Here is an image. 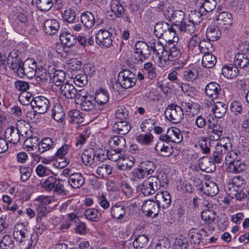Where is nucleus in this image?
<instances>
[{"mask_svg":"<svg viewBox=\"0 0 249 249\" xmlns=\"http://www.w3.org/2000/svg\"><path fill=\"white\" fill-rule=\"evenodd\" d=\"M10 55L12 57L9 59L10 67L18 76L22 78L26 75L31 78L36 76V64L34 59L30 58L23 62L17 53H13Z\"/></svg>","mask_w":249,"mask_h":249,"instance_id":"nucleus-1","label":"nucleus"},{"mask_svg":"<svg viewBox=\"0 0 249 249\" xmlns=\"http://www.w3.org/2000/svg\"><path fill=\"white\" fill-rule=\"evenodd\" d=\"M180 50L175 45L169 43L164 45L163 50L160 52L159 56V63L160 67H164L169 64V61H173L178 59L180 56Z\"/></svg>","mask_w":249,"mask_h":249,"instance_id":"nucleus-2","label":"nucleus"},{"mask_svg":"<svg viewBox=\"0 0 249 249\" xmlns=\"http://www.w3.org/2000/svg\"><path fill=\"white\" fill-rule=\"evenodd\" d=\"M28 102H30L31 107L34 109L33 112H28L27 116L33 115L34 116L36 113L43 114L47 112L50 106L49 100L45 97L39 96L32 98L31 96L27 97Z\"/></svg>","mask_w":249,"mask_h":249,"instance_id":"nucleus-3","label":"nucleus"},{"mask_svg":"<svg viewBox=\"0 0 249 249\" xmlns=\"http://www.w3.org/2000/svg\"><path fill=\"white\" fill-rule=\"evenodd\" d=\"M160 186L161 181L159 176H151L139 184L138 190L140 189L144 196H147L155 194Z\"/></svg>","mask_w":249,"mask_h":249,"instance_id":"nucleus-4","label":"nucleus"},{"mask_svg":"<svg viewBox=\"0 0 249 249\" xmlns=\"http://www.w3.org/2000/svg\"><path fill=\"white\" fill-rule=\"evenodd\" d=\"M154 34L158 38L162 37L165 40H171L175 36V30L168 23L161 21L154 27Z\"/></svg>","mask_w":249,"mask_h":249,"instance_id":"nucleus-5","label":"nucleus"},{"mask_svg":"<svg viewBox=\"0 0 249 249\" xmlns=\"http://www.w3.org/2000/svg\"><path fill=\"white\" fill-rule=\"evenodd\" d=\"M134 62L138 64H142L146 57L151 54L149 46L144 41H138L134 45Z\"/></svg>","mask_w":249,"mask_h":249,"instance_id":"nucleus-6","label":"nucleus"},{"mask_svg":"<svg viewBox=\"0 0 249 249\" xmlns=\"http://www.w3.org/2000/svg\"><path fill=\"white\" fill-rule=\"evenodd\" d=\"M9 19L13 27L19 31L27 22L24 10L20 7H16L9 15Z\"/></svg>","mask_w":249,"mask_h":249,"instance_id":"nucleus-7","label":"nucleus"},{"mask_svg":"<svg viewBox=\"0 0 249 249\" xmlns=\"http://www.w3.org/2000/svg\"><path fill=\"white\" fill-rule=\"evenodd\" d=\"M164 114L166 118L174 124L180 123L184 118L182 108L176 104H169L166 107Z\"/></svg>","mask_w":249,"mask_h":249,"instance_id":"nucleus-8","label":"nucleus"},{"mask_svg":"<svg viewBox=\"0 0 249 249\" xmlns=\"http://www.w3.org/2000/svg\"><path fill=\"white\" fill-rule=\"evenodd\" d=\"M118 81L123 88L124 89L131 88L136 84V75L129 70L124 69L119 72Z\"/></svg>","mask_w":249,"mask_h":249,"instance_id":"nucleus-9","label":"nucleus"},{"mask_svg":"<svg viewBox=\"0 0 249 249\" xmlns=\"http://www.w3.org/2000/svg\"><path fill=\"white\" fill-rule=\"evenodd\" d=\"M188 235L191 244L194 246L200 243L204 244L207 236V231L204 229L192 228L189 231Z\"/></svg>","mask_w":249,"mask_h":249,"instance_id":"nucleus-10","label":"nucleus"},{"mask_svg":"<svg viewBox=\"0 0 249 249\" xmlns=\"http://www.w3.org/2000/svg\"><path fill=\"white\" fill-rule=\"evenodd\" d=\"M231 144L230 143L218 142L215 146V150L213 152V160L217 163H221L224 160L226 155L230 150Z\"/></svg>","mask_w":249,"mask_h":249,"instance_id":"nucleus-11","label":"nucleus"},{"mask_svg":"<svg viewBox=\"0 0 249 249\" xmlns=\"http://www.w3.org/2000/svg\"><path fill=\"white\" fill-rule=\"evenodd\" d=\"M112 35L105 29H101L96 34V41L102 47L109 48L112 45Z\"/></svg>","mask_w":249,"mask_h":249,"instance_id":"nucleus-12","label":"nucleus"},{"mask_svg":"<svg viewBox=\"0 0 249 249\" xmlns=\"http://www.w3.org/2000/svg\"><path fill=\"white\" fill-rule=\"evenodd\" d=\"M160 206L157 202L147 200L142 207V211L147 216L156 217L158 215Z\"/></svg>","mask_w":249,"mask_h":249,"instance_id":"nucleus-13","label":"nucleus"},{"mask_svg":"<svg viewBox=\"0 0 249 249\" xmlns=\"http://www.w3.org/2000/svg\"><path fill=\"white\" fill-rule=\"evenodd\" d=\"M13 236L17 241L22 243L28 240L31 234L22 223H18L14 227Z\"/></svg>","mask_w":249,"mask_h":249,"instance_id":"nucleus-14","label":"nucleus"},{"mask_svg":"<svg viewBox=\"0 0 249 249\" xmlns=\"http://www.w3.org/2000/svg\"><path fill=\"white\" fill-rule=\"evenodd\" d=\"M214 160L208 156H204L199 160L198 165L200 170L206 173H212L215 170Z\"/></svg>","mask_w":249,"mask_h":249,"instance_id":"nucleus-15","label":"nucleus"},{"mask_svg":"<svg viewBox=\"0 0 249 249\" xmlns=\"http://www.w3.org/2000/svg\"><path fill=\"white\" fill-rule=\"evenodd\" d=\"M205 90L206 95L214 102L221 93V88L218 83L212 82L207 85Z\"/></svg>","mask_w":249,"mask_h":249,"instance_id":"nucleus-16","label":"nucleus"},{"mask_svg":"<svg viewBox=\"0 0 249 249\" xmlns=\"http://www.w3.org/2000/svg\"><path fill=\"white\" fill-rule=\"evenodd\" d=\"M59 28V23L56 19H48L44 22L43 29L47 35L53 36L55 34Z\"/></svg>","mask_w":249,"mask_h":249,"instance_id":"nucleus-17","label":"nucleus"},{"mask_svg":"<svg viewBox=\"0 0 249 249\" xmlns=\"http://www.w3.org/2000/svg\"><path fill=\"white\" fill-rule=\"evenodd\" d=\"M4 136L7 142L14 144L18 143L20 139L19 130L14 126H10L4 131Z\"/></svg>","mask_w":249,"mask_h":249,"instance_id":"nucleus-18","label":"nucleus"},{"mask_svg":"<svg viewBox=\"0 0 249 249\" xmlns=\"http://www.w3.org/2000/svg\"><path fill=\"white\" fill-rule=\"evenodd\" d=\"M155 199L160 206L163 209L168 208L171 202V196L167 191H161L158 192L155 195Z\"/></svg>","mask_w":249,"mask_h":249,"instance_id":"nucleus-19","label":"nucleus"},{"mask_svg":"<svg viewBox=\"0 0 249 249\" xmlns=\"http://www.w3.org/2000/svg\"><path fill=\"white\" fill-rule=\"evenodd\" d=\"M223 128L219 124H210L208 134L212 141L218 140L222 135Z\"/></svg>","mask_w":249,"mask_h":249,"instance_id":"nucleus-20","label":"nucleus"},{"mask_svg":"<svg viewBox=\"0 0 249 249\" xmlns=\"http://www.w3.org/2000/svg\"><path fill=\"white\" fill-rule=\"evenodd\" d=\"M168 11L167 16L170 20L174 23V25L178 27L182 25V23L186 20L185 19V14L182 10L172 11V13L169 14Z\"/></svg>","mask_w":249,"mask_h":249,"instance_id":"nucleus-21","label":"nucleus"},{"mask_svg":"<svg viewBox=\"0 0 249 249\" xmlns=\"http://www.w3.org/2000/svg\"><path fill=\"white\" fill-rule=\"evenodd\" d=\"M61 94L68 99H73L76 96L77 89L69 83H65L59 87Z\"/></svg>","mask_w":249,"mask_h":249,"instance_id":"nucleus-22","label":"nucleus"},{"mask_svg":"<svg viewBox=\"0 0 249 249\" xmlns=\"http://www.w3.org/2000/svg\"><path fill=\"white\" fill-rule=\"evenodd\" d=\"M52 72L49 73V77L53 80L55 86L60 87L64 84L65 73L61 70H53Z\"/></svg>","mask_w":249,"mask_h":249,"instance_id":"nucleus-23","label":"nucleus"},{"mask_svg":"<svg viewBox=\"0 0 249 249\" xmlns=\"http://www.w3.org/2000/svg\"><path fill=\"white\" fill-rule=\"evenodd\" d=\"M85 178L80 173H74L70 175L68 182L73 188H79L85 183Z\"/></svg>","mask_w":249,"mask_h":249,"instance_id":"nucleus-24","label":"nucleus"},{"mask_svg":"<svg viewBox=\"0 0 249 249\" xmlns=\"http://www.w3.org/2000/svg\"><path fill=\"white\" fill-rule=\"evenodd\" d=\"M227 109V105L222 102L216 101L213 103L212 110L215 117L221 118L225 115Z\"/></svg>","mask_w":249,"mask_h":249,"instance_id":"nucleus-25","label":"nucleus"},{"mask_svg":"<svg viewBox=\"0 0 249 249\" xmlns=\"http://www.w3.org/2000/svg\"><path fill=\"white\" fill-rule=\"evenodd\" d=\"M81 21L85 28L91 29L95 24V17L91 12L86 11L81 14Z\"/></svg>","mask_w":249,"mask_h":249,"instance_id":"nucleus-26","label":"nucleus"},{"mask_svg":"<svg viewBox=\"0 0 249 249\" xmlns=\"http://www.w3.org/2000/svg\"><path fill=\"white\" fill-rule=\"evenodd\" d=\"M142 71L145 76L150 80L155 79L157 77L156 66L151 62H146L144 64Z\"/></svg>","mask_w":249,"mask_h":249,"instance_id":"nucleus-27","label":"nucleus"},{"mask_svg":"<svg viewBox=\"0 0 249 249\" xmlns=\"http://www.w3.org/2000/svg\"><path fill=\"white\" fill-rule=\"evenodd\" d=\"M60 40L62 44L69 48L74 46L77 42L76 37L68 32H63L60 35Z\"/></svg>","mask_w":249,"mask_h":249,"instance_id":"nucleus-28","label":"nucleus"},{"mask_svg":"<svg viewBox=\"0 0 249 249\" xmlns=\"http://www.w3.org/2000/svg\"><path fill=\"white\" fill-rule=\"evenodd\" d=\"M96 172L99 178H106L112 174V167L107 164L99 163Z\"/></svg>","mask_w":249,"mask_h":249,"instance_id":"nucleus-29","label":"nucleus"},{"mask_svg":"<svg viewBox=\"0 0 249 249\" xmlns=\"http://www.w3.org/2000/svg\"><path fill=\"white\" fill-rule=\"evenodd\" d=\"M85 217L92 222H98L102 218L101 210L98 209L89 208L84 213Z\"/></svg>","mask_w":249,"mask_h":249,"instance_id":"nucleus-30","label":"nucleus"},{"mask_svg":"<svg viewBox=\"0 0 249 249\" xmlns=\"http://www.w3.org/2000/svg\"><path fill=\"white\" fill-rule=\"evenodd\" d=\"M113 130L114 132L121 135L126 134L131 129L129 123L124 121L116 122L113 125Z\"/></svg>","mask_w":249,"mask_h":249,"instance_id":"nucleus-31","label":"nucleus"},{"mask_svg":"<svg viewBox=\"0 0 249 249\" xmlns=\"http://www.w3.org/2000/svg\"><path fill=\"white\" fill-rule=\"evenodd\" d=\"M233 63L237 68L243 69L249 65V58L244 53H238L234 56Z\"/></svg>","mask_w":249,"mask_h":249,"instance_id":"nucleus-32","label":"nucleus"},{"mask_svg":"<svg viewBox=\"0 0 249 249\" xmlns=\"http://www.w3.org/2000/svg\"><path fill=\"white\" fill-rule=\"evenodd\" d=\"M197 4L199 10L206 14L212 12L215 8L216 2L215 0H201Z\"/></svg>","mask_w":249,"mask_h":249,"instance_id":"nucleus-33","label":"nucleus"},{"mask_svg":"<svg viewBox=\"0 0 249 249\" xmlns=\"http://www.w3.org/2000/svg\"><path fill=\"white\" fill-rule=\"evenodd\" d=\"M202 190L205 194L211 196H215L219 192L217 184L213 181L205 182L202 186Z\"/></svg>","mask_w":249,"mask_h":249,"instance_id":"nucleus-34","label":"nucleus"},{"mask_svg":"<svg viewBox=\"0 0 249 249\" xmlns=\"http://www.w3.org/2000/svg\"><path fill=\"white\" fill-rule=\"evenodd\" d=\"M126 213L125 207L122 204H115L110 209L111 216L113 218L122 219Z\"/></svg>","mask_w":249,"mask_h":249,"instance_id":"nucleus-35","label":"nucleus"},{"mask_svg":"<svg viewBox=\"0 0 249 249\" xmlns=\"http://www.w3.org/2000/svg\"><path fill=\"white\" fill-rule=\"evenodd\" d=\"M228 166L229 172L232 173H239L244 171L246 168L245 162L239 160L230 161Z\"/></svg>","mask_w":249,"mask_h":249,"instance_id":"nucleus-36","label":"nucleus"},{"mask_svg":"<svg viewBox=\"0 0 249 249\" xmlns=\"http://www.w3.org/2000/svg\"><path fill=\"white\" fill-rule=\"evenodd\" d=\"M39 139L37 137H27L24 141L23 146L25 149H27L28 151H36L38 150Z\"/></svg>","mask_w":249,"mask_h":249,"instance_id":"nucleus-37","label":"nucleus"},{"mask_svg":"<svg viewBox=\"0 0 249 249\" xmlns=\"http://www.w3.org/2000/svg\"><path fill=\"white\" fill-rule=\"evenodd\" d=\"M108 143L110 145L117 146L116 151L121 152L125 147L126 141L123 136H115L110 138Z\"/></svg>","mask_w":249,"mask_h":249,"instance_id":"nucleus-38","label":"nucleus"},{"mask_svg":"<svg viewBox=\"0 0 249 249\" xmlns=\"http://www.w3.org/2000/svg\"><path fill=\"white\" fill-rule=\"evenodd\" d=\"M95 152L93 149L85 150L81 156L83 163L86 166H91L94 162Z\"/></svg>","mask_w":249,"mask_h":249,"instance_id":"nucleus-39","label":"nucleus"},{"mask_svg":"<svg viewBox=\"0 0 249 249\" xmlns=\"http://www.w3.org/2000/svg\"><path fill=\"white\" fill-rule=\"evenodd\" d=\"M206 37L212 41L217 40L221 36L220 30L215 26H209L206 31Z\"/></svg>","mask_w":249,"mask_h":249,"instance_id":"nucleus-40","label":"nucleus"},{"mask_svg":"<svg viewBox=\"0 0 249 249\" xmlns=\"http://www.w3.org/2000/svg\"><path fill=\"white\" fill-rule=\"evenodd\" d=\"M110 5L112 12L117 18H121L124 16V9L120 0H111Z\"/></svg>","mask_w":249,"mask_h":249,"instance_id":"nucleus-41","label":"nucleus"},{"mask_svg":"<svg viewBox=\"0 0 249 249\" xmlns=\"http://www.w3.org/2000/svg\"><path fill=\"white\" fill-rule=\"evenodd\" d=\"M76 104H79L81 110L85 111H89L94 108L95 106V101L92 97H87L84 99H81L79 102H76Z\"/></svg>","mask_w":249,"mask_h":249,"instance_id":"nucleus-42","label":"nucleus"},{"mask_svg":"<svg viewBox=\"0 0 249 249\" xmlns=\"http://www.w3.org/2000/svg\"><path fill=\"white\" fill-rule=\"evenodd\" d=\"M17 128L19 130V134L25 137H30L32 135V132L31 130V125L29 123L25 122L19 121L17 125Z\"/></svg>","mask_w":249,"mask_h":249,"instance_id":"nucleus-43","label":"nucleus"},{"mask_svg":"<svg viewBox=\"0 0 249 249\" xmlns=\"http://www.w3.org/2000/svg\"><path fill=\"white\" fill-rule=\"evenodd\" d=\"M237 67L232 64L225 66L222 69V73L227 78H233L237 76L239 73Z\"/></svg>","mask_w":249,"mask_h":249,"instance_id":"nucleus-44","label":"nucleus"},{"mask_svg":"<svg viewBox=\"0 0 249 249\" xmlns=\"http://www.w3.org/2000/svg\"><path fill=\"white\" fill-rule=\"evenodd\" d=\"M211 41L208 40L207 38L200 40L198 47L197 49V50H198V52L205 54L212 52L213 48Z\"/></svg>","mask_w":249,"mask_h":249,"instance_id":"nucleus-45","label":"nucleus"},{"mask_svg":"<svg viewBox=\"0 0 249 249\" xmlns=\"http://www.w3.org/2000/svg\"><path fill=\"white\" fill-rule=\"evenodd\" d=\"M217 59L215 56L209 53L204 54L202 59V65L206 68H211L216 64Z\"/></svg>","mask_w":249,"mask_h":249,"instance_id":"nucleus-46","label":"nucleus"},{"mask_svg":"<svg viewBox=\"0 0 249 249\" xmlns=\"http://www.w3.org/2000/svg\"><path fill=\"white\" fill-rule=\"evenodd\" d=\"M148 242L149 237L146 235H140L135 239L133 246L135 249H142L147 246Z\"/></svg>","mask_w":249,"mask_h":249,"instance_id":"nucleus-47","label":"nucleus"},{"mask_svg":"<svg viewBox=\"0 0 249 249\" xmlns=\"http://www.w3.org/2000/svg\"><path fill=\"white\" fill-rule=\"evenodd\" d=\"M70 121L73 124H81L84 122L83 114L78 110L73 109L68 113Z\"/></svg>","mask_w":249,"mask_h":249,"instance_id":"nucleus-48","label":"nucleus"},{"mask_svg":"<svg viewBox=\"0 0 249 249\" xmlns=\"http://www.w3.org/2000/svg\"><path fill=\"white\" fill-rule=\"evenodd\" d=\"M217 20L219 24L230 26L232 24L231 14L226 12H222L217 16Z\"/></svg>","mask_w":249,"mask_h":249,"instance_id":"nucleus-49","label":"nucleus"},{"mask_svg":"<svg viewBox=\"0 0 249 249\" xmlns=\"http://www.w3.org/2000/svg\"><path fill=\"white\" fill-rule=\"evenodd\" d=\"M140 165L147 176L153 174L156 169V165L152 161H143L141 163Z\"/></svg>","mask_w":249,"mask_h":249,"instance_id":"nucleus-50","label":"nucleus"},{"mask_svg":"<svg viewBox=\"0 0 249 249\" xmlns=\"http://www.w3.org/2000/svg\"><path fill=\"white\" fill-rule=\"evenodd\" d=\"M94 100L95 102H96L99 105L105 104L108 100L107 92L106 90L100 89L99 91L96 93Z\"/></svg>","mask_w":249,"mask_h":249,"instance_id":"nucleus-51","label":"nucleus"},{"mask_svg":"<svg viewBox=\"0 0 249 249\" xmlns=\"http://www.w3.org/2000/svg\"><path fill=\"white\" fill-rule=\"evenodd\" d=\"M54 145L55 144L53 143L51 138L49 137L44 138L41 141H39L38 151L42 149L43 150L41 153H43L53 148Z\"/></svg>","mask_w":249,"mask_h":249,"instance_id":"nucleus-52","label":"nucleus"},{"mask_svg":"<svg viewBox=\"0 0 249 249\" xmlns=\"http://www.w3.org/2000/svg\"><path fill=\"white\" fill-rule=\"evenodd\" d=\"M168 133L171 139V142L179 143L183 140L182 135L180 131L177 128L168 129Z\"/></svg>","mask_w":249,"mask_h":249,"instance_id":"nucleus-53","label":"nucleus"},{"mask_svg":"<svg viewBox=\"0 0 249 249\" xmlns=\"http://www.w3.org/2000/svg\"><path fill=\"white\" fill-rule=\"evenodd\" d=\"M14 241L9 235H5L0 242V249H14Z\"/></svg>","mask_w":249,"mask_h":249,"instance_id":"nucleus-54","label":"nucleus"},{"mask_svg":"<svg viewBox=\"0 0 249 249\" xmlns=\"http://www.w3.org/2000/svg\"><path fill=\"white\" fill-rule=\"evenodd\" d=\"M56 181V178L53 176H50L41 182V186L46 191H51L54 188V184Z\"/></svg>","mask_w":249,"mask_h":249,"instance_id":"nucleus-55","label":"nucleus"},{"mask_svg":"<svg viewBox=\"0 0 249 249\" xmlns=\"http://www.w3.org/2000/svg\"><path fill=\"white\" fill-rule=\"evenodd\" d=\"M195 23L190 20L186 19L178 28L181 32H184L189 34L194 33L196 30Z\"/></svg>","mask_w":249,"mask_h":249,"instance_id":"nucleus-56","label":"nucleus"},{"mask_svg":"<svg viewBox=\"0 0 249 249\" xmlns=\"http://www.w3.org/2000/svg\"><path fill=\"white\" fill-rule=\"evenodd\" d=\"M52 0H36L37 8L42 12L48 11L53 6Z\"/></svg>","mask_w":249,"mask_h":249,"instance_id":"nucleus-57","label":"nucleus"},{"mask_svg":"<svg viewBox=\"0 0 249 249\" xmlns=\"http://www.w3.org/2000/svg\"><path fill=\"white\" fill-rule=\"evenodd\" d=\"M200 41V38L197 35H193L188 42V49L190 50L194 51L196 53H198V50L197 49L198 47Z\"/></svg>","mask_w":249,"mask_h":249,"instance_id":"nucleus-58","label":"nucleus"},{"mask_svg":"<svg viewBox=\"0 0 249 249\" xmlns=\"http://www.w3.org/2000/svg\"><path fill=\"white\" fill-rule=\"evenodd\" d=\"M153 139V137L151 134H140L136 136V141L143 145H149Z\"/></svg>","mask_w":249,"mask_h":249,"instance_id":"nucleus-59","label":"nucleus"},{"mask_svg":"<svg viewBox=\"0 0 249 249\" xmlns=\"http://www.w3.org/2000/svg\"><path fill=\"white\" fill-rule=\"evenodd\" d=\"M155 123L156 120L154 119H145L141 124V128L143 132H149L153 129V125Z\"/></svg>","mask_w":249,"mask_h":249,"instance_id":"nucleus-60","label":"nucleus"},{"mask_svg":"<svg viewBox=\"0 0 249 249\" xmlns=\"http://www.w3.org/2000/svg\"><path fill=\"white\" fill-rule=\"evenodd\" d=\"M198 72L196 70H187L183 72V79L187 82H193L197 76Z\"/></svg>","mask_w":249,"mask_h":249,"instance_id":"nucleus-61","label":"nucleus"},{"mask_svg":"<svg viewBox=\"0 0 249 249\" xmlns=\"http://www.w3.org/2000/svg\"><path fill=\"white\" fill-rule=\"evenodd\" d=\"M65 181L61 179H57L56 181L54 184V188L52 191L58 195H64L65 194V189L64 188Z\"/></svg>","mask_w":249,"mask_h":249,"instance_id":"nucleus-62","label":"nucleus"},{"mask_svg":"<svg viewBox=\"0 0 249 249\" xmlns=\"http://www.w3.org/2000/svg\"><path fill=\"white\" fill-rule=\"evenodd\" d=\"M216 215L214 212L207 210L204 211L201 213V218L205 222L211 224L214 221Z\"/></svg>","mask_w":249,"mask_h":249,"instance_id":"nucleus-63","label":"nucleus"},{"mask_svg":"<svg viewBox=\"0 0 249 249\" xmlns=\"http://www.w3.org/2000/svg\"><path fill=\"white\" fill-rule=\"evenodd\" d=\"M14 87L17 90L23 92L29 89L30 85L26 81L18 80L15 82Z\"/></svg>","mask_w":249,"mask_h":249,"instance_id":"nucleus-64","label":"nucleus"}]
</instances>
